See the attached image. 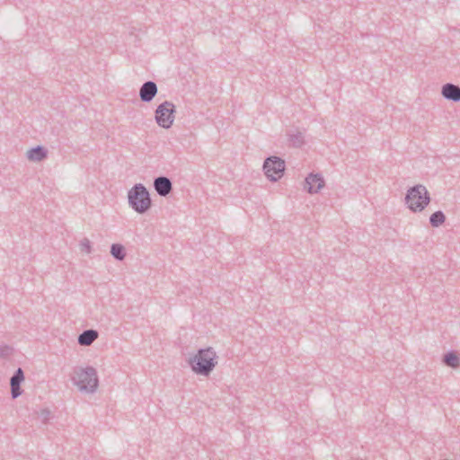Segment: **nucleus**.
Wrapping results in <instances>:
<instances>
[{
    "label": "nucleus",
    "instance_id": "obj_6",
    "mask_svg": "<svg viewBox=\"0 0 460 460\" xmlns=\"http://www.w3.org/2000/svg\"><path fill=\"white\" fill-rule=\"evenodd\" d=\"M263 171L270 181H277L284 174L285 161L278 156H270L264 161Z\"/></svg>",
    "mask_w": 460,
    "mask_h": 460
},
{
    "label": "nucleus",
    "instance_id": "obj_8",
    "mask_svg": "<svg viewBox=\"0 0 460 460\" xmlns=\"http://www.w3.org/2000/svg\"><path fill=\"white\" fill-rule=\"evenodd\" d=\"M154 188L159 196L166 197L172 190V182L166 176H158L154 180Z\"/></svg>",
    "mask_w": 460,
    "mask_h": 460
},
{
    "label": "nucleus",
    "instance_id": "obj_9",
    "mask_svg": "<svg viewBox=\"0 0 460 460\" xmlns=\"http://www.w3.org/2000/svg\"><path fill=\"white\" fill-rule=\"evenodd\" d=\"M158 88L155 82L146 81L139 89V98L143 102H150L157 94Z\"/></svg>",
    "mask_w": 460,
    "mask_h": 460
},
{
    "label": "nucleus",
    "instance_id": "obj_5",
    "mask_svg": "<svg viewBox=\"0 0 460 460\" xmlns=\"http://www.w3.org/2000/svg\"><path fill=\"white\" fill-rule=\"evenodd\" d=\"M176 112L175 105L164 101L159 104L155 110V119L156 123L165 129L170 128L174 121V113Z\"/></svg>",
    "mask_w": 460,
    "mask_h": 460
},
{
    "label": "nucleus",
    "instance_id": "obj_21",
    "mask_svg": "<svg viewBox=\"0 0 460 460\" xmlns=\"http://www.w3.org/2000/svg\"><path fill=\"white\" fill-rule=\"evenodd\" d=\"M11 394H12L13 399L19 397L22 394L21 385L20 386L11 385Z\"/></svg>",
    "mask_w": 460,
    "mask_h": 460
},
{
    "label": "nucleus",
    "instance_id": "obj_2",
    "mask_svg": "<svg viewBox=\"0 0 460 460\" xmlns=\"http://www.w3.org/2000/svg\"><path fill=\"white\" fill-rule=\"evenodd\" d=\"M71 380L74 385L78 387L79 391L87 394L95 393L99 385L97 371L91 366L86 367H75Z\"/></svg>",
    "mask_w": 460,
    "mask_h": 460
},
{
    "label": "nucleus",
    "instance_id": "obj_1",
    "mask_svg": "<svg viewBox=\"0 0 460 460\" xmlns=\"http://www.w3.org/2000/svg\"><path fill=\"white\" fill-rule=\"evenodd\" d=\"M191 370L197 375L208 376L217 364V356L213 348L199 349L188 360Z\"/></svg>",
    "mask_w": 460,
    "mask_h": 460
},
{
    "label": "nucleus",
    "instance_id": "obj_4",
    "mask_svg": "<svg viewBox=\"0 0 460 460\" xmlns=\"http://www.w3.org/2000/svg\"><path fill=\"white\" fill-rule=\"evenodd\" d=\"M405 201L411 211L420 212L429 205L430 197L426 187L418 184L408 190Z\"/></svg>",
    "mask_w": 460,
    "mask_h": 460
},
{
    "label": "nucleus",
    "instance_id": "obj_12",
    "mask_svg": "<svg viewBox=\"0 0 460 460\" xmlns=\"http://www.w3.org/2000/svg\"><path fill=\"white\" fill-rule=\"evenodd\" d=\"M48 152L45 147L37 146L31 148L27 153V157L31 161L40 162L47 157Z\"/></svg>",
    "mask_w": 460,
    "mask_h": 460
},
{
    "label": "nucleus",
    "instance_id": "obj_15",
    "mask_svg": "<svg viewBox=\"0 0 460 460\" xmlns=\"http://www.w3.org/2000/svg\"><path fill=\"white\" fill-rule=\"evenodd\" d=\"M446 220V216L441 210L434 212L429 217V224L433 227L440 226Z\"/></svg>",
    "mask_w": 460,
    "mask_h": 460
},
{
    "label": "nucleus",
    "instance_id": "obj_17",
    "mask_svg": "<svg viewBox=\"0 0 460 460\" xmlns=\"http://www.w3.org/2000/svg\"><path fill=\"white\" fill-rule=\"evenodd\" d=\"M289 142L295 147H300L304 144V136L301 132L289 136Z\"/></svg>",
    "mask_w": 460,
    "mask_h": 460
},
{
    "label": "nucleus",
    "instance_id": "obj_7",
    "mask_svg": "<svg viewBox=\"0 0 460 460\" xmlns=\"http://www.w3.org/2000/svg\"><path fill=\"white\" fill-rule=\"evenodd\" d=\"M324 186V180L320 173H309L305 180V189L311 194L317 193Z\"/></svg>",
    "mask_w": 460,
    "mask_h": 460
},
{
    "label": "nucleus",
    "instance_id": "obj_11",
    "mask_svg": "<svg viewBox=\"0 0 460 460\" xmlns=\"http://www.w3.org/2000/svg\"><path fill=\"white\" fill-rule=\"evenodd\" d=\"M99 336L97 331L89 329L79 334L77 341L81 346H90Z\"/></svg>",
    "mask_w": 460,
    "mask_h": 460
},
{
    "label": "nucleus",
    "instance_id": "obj_3",
    "mask_svg": "<svg viewBox=\"0 0 460 460\" xmlns=\"http://www.w3.org/2000/svg\"><path fill=\"white\" fill-rule=\"evenodd\" d=\"M130 208L138 214L148 211L152 206V199L147 189L142 183L135 184L128 192Z\"/></svg>",
    "mask_w": 460,
    "mask_h": 460
},
{
    "label": "nucleus",
    "instance_id": "obj_20",
    "mask_svg": "<svg viewBox=\"0 0 460 460\" xmlns=\"http://www.w3.org/2000/svg\"><path fill=\"white\" fill-rule=\"evenodd\" d=\"M80 248H81L82 252H84L86 253H90L92 252V247H91V243H90L89 239L84 238L80 242Z\"/></svg>",
    "mask_w": 460,
    "mask_h": 460
},
{
    "label": "nucleus",
    "instance_id": "obj_18",
    "mask_svg": "<svg viewBox=\"0 0 460 460\" xmlns=\"http://www.w3.org/2000/svg\"><path fill=\"white\" fill-rule=\"evenodd\" d=\"M13 352V349L8 345L0 346V359L8 358Z\"/></svg>",
    "mask_w": 460,
    "mask_h": 460
},
{
    "label": "nucleus",
    "instance_id": "obj_10",
    "mask_svg": "<svg viewBox=\"0 0 460 460\" xmlns=\"http://www.w3.org/2000/svg\"><path fill=\"white\" fill-rule=\"evenodd\" d=\"M442 96L447 100L454 102H460V86L447 83L442 86L441 89Z\"/></svg>",
    "mask_w": 460,
    "mask_h": 460
},
{
    "label": "nucleus",
    "instance_id": "obj_19",
    "mask_svg": "<svg viewBox=\"0 0 460 460\" xmlns=\"http://www.w3.org/2000/svg\"><path fill=\"white\" fill-rule=\"evenodd\" d=\"M39 418L40 419L41 422L46 424L49 420L50 419L51 412L49 409L45 408L39 411Z\"/></svg>",
    "mask_w": 460,
    "mask_h": 460
},
{
    "label": "nucleus",
    "instance_id": "obj_13",
    "mask_svg": "<svg viewBox=\"0 0 460 460\" xmlns=\"http://www.w3.org/2000/svg\"><path fill=\"white\" fill-rule=\"evenodd\" d=\"M443 363L447 367L456 368L460 366V359L455 351H449L444 355Z\"/></svg>",
    "mask_w": 460,
    "mask_h": 460
},
{
    "label": "nucleus",
    "instance_id": "obj_16",
    "mask_svg": "<svg viewBox=\"0 0 460 460\" xmlns=\"http://www.w3.org/2000/svg\"><path fill=\"white\" fill-rule=\"evenodd\" d=\"M24 380V373L21 367L17 368L10 379V385L20 386Z\"/></svg>",
    "mask_w": 460,
    "mask_h": 460
},
{
    "label": "nucleus",
    "instance_id": "obj_14",
    "mask_svg": "<svg viewBox=\"0 0 460 460\" xmlns=\"http://www.w3.org/2000/svg\"><path fill=\"white\" fill-rule=\"evenodd\" d=\"M111 254L118 261H123L126 257L125 247L119 243H113L111 246Z\"/></svg>",
    "mask_w": 460,
    "mask_h": 460
}]
</instances>
